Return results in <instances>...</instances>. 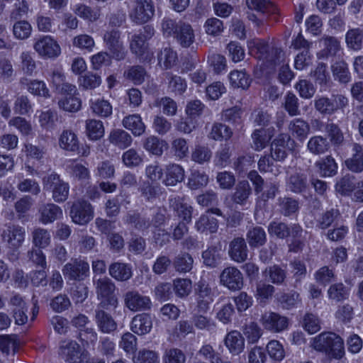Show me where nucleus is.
I'll list each match as a JSON object with an SVG mask.
<instances>
[{
    "label": "nucleus",
    "instance_id": "obj_57",
    "mask_svg": "<svg viewBox=\"0 0 363 363\" xmlns=\"http://www.w3.org/2000/svg\"><path fill=\"white\" fill-rule=\"evenodd\" d=\"M152 127L156 133L164 135L171 130L172 125L167 118L159 114L154 116Z\"/></svg>",
    "mask_w": 363,
    "mask_h": 363
},
{
    "label": "nucleus",
    "instance_id": "obj_20",
    "mask_svg": "<svg viewBox=\"0 0 363 363\" xmlns=\"http://www.w3.org/2000/svg\"><path fill=\"white\" fill-rule=\"evenodd\" d=\"M38 212L39 220L43 224L51 223L62 216V211L55 203H43L40 206Z\"/></svg>",
    "mask_w": 363,
    "mask_h": 363
},
{
    "label": "nucleus",
    "instance_id": "obj_61",
    "mask_svg": "<svg viewBox=\"0 0 363 363\" xmlns=\"http://www.w3.org/2000/svg\"><path fill=\"white\" fill-rule=\"evenodd\" d=\"M156 105L162 109V112L167 116H174L177 113V102L169 96H164L156 101Z\"/></svg>",
    "mask_w": 363,
    "mask_h": 363
},
{
    "label": "nucleus",
    "instance_id": "obj_51",
    "mask_svg": "<svg viewBox=\"0 0 363 363\" xmlns=\"http://www.w3.org/2000/svg\"><path fill=\"white\" fill-rule=\"evenodd\" d=\"M165 77L168 80V89L171 92L182 94L186 90V82L181 77L167 72Z\"/></svg>",
    "mask_w": 363,
    "mask_h": 363
},
{
    "label": "nucleus",
    "instance_id": "obj_35",
    "mask_svg": "<svg viewBox=\"0 0 363 363\" xmlns=\"http://www.w3.org/2000/svg\"><path fill=\"white\" fill-rule=\"evenodd\" d=\"M60 147L67 151L75 152L79 149L77 135L71 130H64L59 138Z\"/></svg>",
    "mask_w": 363,
    "mask_h": 363
},
{
    "label": "nucleus",
    "instance_id": "obj_16",
    "mask_svg": "<svg viewBox=\"0 0 363 363\" xmlns=\"http://www.w3.org/2000/svg\"><path fill=\"white\" fill-rule=\"evenodd\" d=\"M25 230L18 225H9L2 233L3 240L9 247L18 249L24 240Z\"/></svg>",
    "mask_w": 363,
    "mask_h": 363
},
{
    "label": "nucleus",
    "instance_id": "obj_54",
    "mask_svg": "<svg viewBox=\"0 0 363 363\" xmlns=\"http://www.w3.org/2000/svg\"><path fill=\"white\" fill-rule=\"evenodd\" d=\"M283 105L289 116H296L300 115L298 99L294 93L291 91L286 93Z\"/></svg>",
    "mask_w": 363,
    "mask_h": 363
},
{
    "label": "nucleus",
    "instance_id": "obj_64",
    "mask_svg": "<svg viewBox=\"0 0 363 363\" xmlns=\"http://www.w3.org/2000/svg\"><path fill=\"white\" fill-rule=\"evenodd\" d=\"M335 275L334 269L328 266L320 267L314 274L315 281L322 284L326 285L335 279Z\"/></svg>",
    "mask_w": 363,
    "mask_h": 363
},
{
    "label": "nucleus",
    "instance_id": "obj_32",
    "mask_svg": "<svg viewBox=\"0 0 363 363\" xmlns=\"http://www.w3.org/2000/svg\"><path fill=\"white\" fill-rule=\"evenodd\" d=\"M169 207L176 212L177 216L187 223H190L192 217V207L181 201L179 197L172 198L169 200Z\"/></svg>",
    "mask_w": 363,
    "mask_h": 363
},
{
    "label": "nucleus",
    "instance_id": "obj_36",
    "mask_svg": "<svg viewBox=\"0 0 363 363\" xmlns=\"http://www.w3.org/2000/svg\"><path fill=\"white\" fill-rule=\"evenodd\" d=\"M249 245L252 248L262 246L267 241V235L264 230L260 226H255L250 229L246 235Z\"/></svg>",
    "mask_w": 363,
    "mask_h": 363
},
{
    "label": "nucleus",
    "instance_id": "obj_19",
    "mask_svg": "<svg viewBox=\"0 0 363 363\" xmlns=\"http://www.w3.org/2000/svg\"><path fill=\"white\" fill-rule=\"evenodd\" d=\"M185 178L184 168L177 164H169L164 169V179L163 184L167 186H174L182 183Z\"/></svg>",
    "mask_w": 363,
    "mask_h": 363
},
{
    "label": "nucleus",
    "instance_id": "obj_15",
    "mask_svg": "<svg viewBox=\"0 0 363 363\" xmlns=\"http://www.w3.org/2000/svg\"><path fill=\"white\" fill-rule=\"evenodd\" d=\"M59 354L68 363H81L82 348L74 340H63L60 342Z\"/></svg>",
    "mask_w": 363,
    "mask_h": 363
},
{
    "label": "nucleus",
    "instance_id": "obj_27",
    "mask_svg": "<svg viewBox=\"0 0 363 363\" xmlns=\"http://www.w3.org/2000/svg\"><path fill=\"white\" fill-rule=\"evenodd\" d=\"M286 186L289 190L295 194H302L308 188L307 176L305 174L295 172L287 179Z\"/></svg>",
    "mask_w": 363,
    "mask_h": 363
},
{
    "label": "nucleus",
    "instance_id": "obj_59",
    "mask_svg": "<svg viewBox=\"0 0 363 363\" xmlns=\"http://www.w3.org/2000/svg\"><path fill=\"white\" fill-rule=\"evenodd\" d=\"M177 55L170 48H164L158 55V60L160 65H163L165 69L172 67L177 62Z\"/></svg>",
    "mask_w": 363,
    "mask_h": 363
},
{
    "label": "nucleus",
    "instance_id": "obj_41",
    "mask_svg": "<svg viewBox=\"0 0 363 363\" xmlns=\"http://www.w3.org/2000/svg\"><path fill=\"white\" fill-rule=\"evenodd\" d=\"M289 130L294 137L303 140L309 133L308 123L301 118H296L289 124Z\"/></svg>",
    "mask_w": 363,
    "mask_h": 363
},
{
    "label": "nucleus",
    "instance_id": "obj_5",
    "mask_svg": "<svg viewBox=\"0 0 363 363\" xmlns=\"http://www.w3.org/2000/svg\"><path fill=\"white\" fill-rule=\"evenodd\" d=\"M104 43L113 59L121 61L125 58L127 51L121 40V32L116 28L107 30L103 37Z\"/></svg>",
    "mask_w": 363,
    "mask_h": 363
},
{
    "label": "nucleus",
    "instance_id": "obj_3",
    "mask_svg": "<svg viewBox=\"0 0 363 363\" xmlns=\"http://www.w3.org/2000/svg\"><path fill=\"white\" fill-rule=\"evenodd\" d=\"M349 104V99L343 94H333L330 98L318 96L314 100L315 109L321 114L331 116L337 110Z\"/></svg>",
    "mask_w": 363,
    "mask_h": 363
},
{
    "label": "nucleus",
    "instance_id": "obj_43",
    "mask_svg": "<svg viewBox=\"0 0 363 363\" xmlns=\"http://www.w3.org/2000/svg\"><path fill=\"white\" fill-rule=\"evenodd\" d=\"M203 264L210 267H216L222 262V252L220 248L211 247L203 252Z\"/></svg>",
    "mask_w": 363,
    "mask_h": 363
},
{
    "label": "nucleus",
    "instance_id": "obj_39",
    "mask_svg": "<svg viewBox=\"0 0 363 363\" xmlns=\"http://www.w3.org/2000/svg\"><path fill=\"white\" fill-rule=\"evenodd\" d=\"M333 77L341 84H347L351 79L347 63L343 60L335 62L331 66Z\"/></svg>",
    "mask_w": 363,
    "mask_h": 363
},
{
    "label": "nucleus",
    "instance_id": "obj_23",
    "mask_svg": "<svg viewBox=\"0 0 363 363\" xmlns=\"http://www.w3.org/2000/svg\"><path fill=\"white\" fill-rule=\"evenodd\" d=\"M108 273L110 276L118 281L129 280L132 276L131 266L123 262H113L109 265Z\"/></svg>",
    "mask_w": 363,
    "mask_h": 363
},
{
    "label": "nucleus",
    "instance_id": "obj_38",
    "mask_svg": "<svg viewBox=\"0 0 363 363\" xmlns=\"http://www.w3.org/2000/svg\"><path fill=\"white\" fill-rule=\"evenodd\" d=\"M330 147V142L327 138L320 135L311 137L307 144L308 150L314 155L324 154Z\"/></svg>",
    "mask_w": 363,
    "mask_h": 363
},
{
    "label": "nucleus",
    "instance_id": "obj_26",
    "mask_svg": "<svg viewBox=\"0 0 363 363\" xmlns=\"http://www.w3.org/2000/svg\"><path fill=\"white\" fill-rule=\"evenodd\" d=\"M122 124L125 128L130 130L135 136H140L145 132L146 126L140 115L138 113L124 117Z\"/></svg>",
    "mask_w": 363,
    "mask_h": 363
},
{
    "label": "nucleus",
    "instance_id": "obj_13",
    "mask_svg": "<svg viewBox=\"0 0 363 363\" xmlns=\"http://www.w3.org/2000/svg\"><path fill=\"white\" fill-rule=\"evenodd\" d=\"M125 306L131 311H141L151 308L152 302L148 296L141 295L137 291H129L124 295Z\"/></svg>",
    "mask_w": 363,
    "mask_h": 363
},
{
    "label": "nucleus",
    "instance_id": "obj_46",
    "mask_svg": "<svg viewBox=\"0 0 363 363\" xmlns=\"http://www.w3.org/2000/svg\"><path fill=\"white\" fill-rule=\"evenodd\" d=\"M231 85L235 88L247 89L250 84L251 79L245 71L233 70L229 74Z\"/></svg>",
    "mask_w": 363,
    "mask_h": 363
},
{
    "label": "nucleus",
    "instance_id": "obj_58",
    "mask_svg": "<svg viewBox=\"0 0 363 363\" xmlns=\"http://www.w3.org/2000/svg\"><path fill=\"white\" fill-rule=\"evenodd\" d=\"M91 108L93 113L100 117H108L112 113V106L110 103L104 99H97L91 102Z\"/></svg>",
    "mask_w": 363,
    "mask_h": 363
},
{
    "label": "nucleus",
    "instance_id": "obj_4",
    "mask_svg": "<svg viewBox=\"0 0 363 363\" xmlns=\"http://www.w3.org/2000/svg\"><path fill=\"white\" fill-rule=\"evenodd\" d=\"M44 189L52 191L53 200L57 203L65 201L69 196V186L67 183L62 180L60 175L51 172L43 178Z\"/></svg>",
    "mask_w": 363,
    "mask_h": 363
},
{
    "label": "nucleus",
    "instance_id": "obj_55",
    "mask_svg": "<svg viewBox=\"0 0 363 363\" xmlns=\"http://www.w3.org/2000/svg\"><path fill=\"white\" fill-rule=\"evenodd\" d=\"M59 107L65 111L76 112L81 108L82 102L77 94L66 96L58 101Z\"/></svg>",
    "mask_w": 363,
    "mask_h": 363
},
{
    "label": "nucleus",
    "instance_id": "obj_6",
    "mask_svg": "<svg viewBox=\"0 0 363 363\" xmlns=\"http://www.w3.org/2000/svg\"><path fill=\"white\" fill-rule=\"evenodd\" d=\"M155 15V6L152 0H135L130 7L129 17L138 25L148 22Z\"/></svg>",
    "mask_w": 363,
    "mask_h": 363
},
{
    "label": "nucleus",
    "instance_id": "obj_21",
    "mask_svg": "<svg viewBox=\"0 0 363 363\" xmlns=\"http://www.w3.org/2000/svg\"><path fill=\"white\" fill-rule=\"evenodd\" d=\"M352 152V156L345 161V164L351 172L360 173L363 172V147L354 143Z\"/></svg>",
    "mask_w": 363,
    "mask_h": 363
},
{
    "label": "nucleus",
    "instance_id": "obj_52",
    "mask_svg": "<svg viewBox=\"0 0 363 363\" xmlns=\"http://www.w3.org/2000/svg\"><path fill=\"white\" fill-rule=\"evenodd\" d=\"M79 86L84 89H94L98 87L101 83V76L91 72H86L84 75L79 77Z\"/></svg>",
    "mask_w": 363,
    "mask_h": 363
},
{
    "label": "nucleus",
    "instance_id": "obj_25",
    "mask_svg": "<svg viewBox=\"0 0 363 363\" xmlns=\"http://www.w3.org/2000/svg\"><path fill=\"white\" fill-rule=\"evenodd\" d=\"M152 323L149 314H138L133 318L130 323L131 330L138 335H142L149 333L152 328Z\"/></svg>",
    "mask_w": 363,
    "mask_h": 363
},
{
    "label": "nucleus",
    "instance_id": "obj_12",
    "mask_svg": "<svg viewBox=\"0 0 363 363\" xmlns=\"http://www.w3.org/2000/svg\"><path fill=\"white\" fill-rule=\"evenodd\" d=\"M111 306L97 305L94 311V320L99 330L103 333H111L117 329V323L111 314L105 311Z\"/></svg>",
    "mask_w": 363,
    "mask_h": 363
},
{
    "label": "nucleus",
    "instance_id": "obj_10",
    "mask_svg": "<svg viewBox=\"0 0 363 363\" xmlns=\"http://www.w3.org/2000/svg\"><path fill=\"white\" fill-rule=\"evenodd\" d=\"M70 217L78 225H86L93 218V210L87 201L79 200L73 203L70 209Z\"/></svg>",
    "mask_w": 363,
    "mask_h": 363
},
{
    "label": "nucleus",
    "instance_id": "obj_34",
    "mask_svg": "<svg viewBox=\"0 0 363 363\" xmlns=\"http://www.w3.org/2000/svg\"><path fill=\"white\" fill-rule=\"evenodd\" d=\"M218 228L217 219L208 213L201 215L195 223V228L200 233H213L217 231Z\"/></svg>",
    "mask_w": 363,
    "mask_h": 363
},
{
    "label": "nucleus",
    "instance_id": "obj_1",
    "mask_svg": "<svg viewBox=\"0 0 363 363\" xmlns=\"http://www.w3.org/2000/svg\"><path fill=\"white\" fill-rule=\"evenodd\" d=\"M311 347L316 351L325 352L337 359H341L345 354L342 339L331 332H324L315 337Z\"/></svg>",
    "mask_w": 363,
    "mask_h": 363
},
{
    "label": "nucleus",
    "instance_id": "obj_44",
    "mask_svg": "<svg viewBox=\"0 0 363 363\" xmlns=\"http://www.w3.org/2000/svg\"><path fill=\"white\" fill-rule=\"evenodd\" d=\"M50 233L44 228H38L32 232V242L35 248L43 249L47 247L50 243Z\"/></svg>",
    "mask_w": 363,
    "mask_h": 363
},
{
    "label": "nucleus",
    "instance_id": "obj_9",
    "mask_svg": "<svg viewBox=\"0 0 363 363\" xmlns=\"http://www.w3.org/2000/svg\"><path fill=\"white\" fill-rule=\"evenodd\" d=\"M260 323L266 330L280 333L288 328L289 319L279 313L266 311L262 315Z\"/></svg>",
    "mask_w": 363,
    "mask_h": 363
},
{
    "label": "nucleus",
    "instance_id": "obj_17",
    "mask_svg": "<svg viewBox=\"0 0 363 363\" xmlns=\"http://www.w3.org/2000/svg\"><path fill=\"white\" fill-rule=\"evenodd\" d=\"M228 254L236 262H243L247 259L248 249L243 238L238 237L233 239L229 244Z\"/></svg>",
    "mask_w": 363,
    "mask_h": 363
},
{
    "label": "nucleus",
    "instance_id": "obj_40",
    "mask_svg": "<svg viewBox=\"0 0 363 363\" xmlns=\"http://www.w3.org/2000/svg\"><path fill=\"white\" fill-rule=\"evenodd\" d=\"M274 129L267 130L260 128L255 130L252 134V147L257 150H261L265 147L267 143L269 141L272 136V132Z\"/></svg>",
    "mask_w": 363,
    "mask_h": 363
},
{
    "label": "nucleus",
    "instance_id": "obj_37",
    "mask_svg": "<svg viewBox=\"0 0 363 363\" xmlns=\"http://www.w3.org/2000/svg\"><path fill=\"white\" fill-rule=\"evenodd\" d=\"M194 259L191 255L181 252L176 255L172 261L174 269L179 273H186L191 270Z\"/></svg>",
    "mask_w": 363,
    "mask_h": 363
},
{
    "label": "nucleus",
    "instance_id": "obj_8",
    "mask_svg": "<svg viewBox=\"0 0 363 363\" xmlns=\"http://www.w3.org/2000/svg\"><path fill=\"white\" fill-rule=\"evenodd\" d=\"M65 277L71 281H82L89 274V264L80 259H72L62 268Z\"/></svg>",
    "mask_w": 363,
    "mask_h": 363
},
{
    "label": "nucleus",
    "instance_id": "obj_7",
    "mask_svg": "<svg viewBox=\"0 0 363 363\" xmlns=\"http://www.w3.org/2000/svg\"><path fill=\"white\" fill-rule=\"evenodd\" d=\"M195 296L196 301V310L199 313H206L210 309L213 302L214 293L208 284L199 281L195 285Z\"/></svg>",
    "mask_w": 363,
    "mask_h": 363
},
{
    "label": "nucleus",
    "instance_id": "obj_18",
    "mask_svg": "<svg viewBox=\"0 0 363 363\" xmlns=\"http://www.w3.org/2000/svg\"><path fill=\"white\" fill-rule=\"evenodd\" d=\"M125 223L139 232H145L151 226L150 218L136 211H128L124 217Z\"/></svg>",
    "mask_w": 363,
    "mask_h": 363
},
{
    "label": "nucleus",
    "instance_id": "obj_33",
    "mask_svg": "<svg viewBox=\"0 0 363 363\" xmlns=\"http://www.w3.org/2000/svg\"><path fill=\"white\" fill-rule=\"evenodd\" d=\"M174 38L182 47L189 48L194 41V30L189 24L181 23Z\"/></svg>",
    "mask_w": 363,
    "mask_h": 363
},
{
    "label": "nucleus",
    "instance_id": "obj_31",
    "mask_svg": "<svg viewBox=\"0 0 363 363\" xmlns=\"http://www.w3.org/2000/svg\"><path fill=\"white\" fill-rule=\"evenodd\" d=\"M108 140L113 145L120 149H125L131 145L133 138L131 135L124 130L113 129L109 133Z\"/></svg>",
    "mask_w": 363,
    "mask_h": 363
},
{
    "label": "nucleus",
    "instance_id": "obj_29",
    "mask_svg": "<svg viewBox=\"0 0 363 363\" xmlns=\"http://www.w3.org/2000/svg\"><path fill=\"white\" fill-rule=\"evenodd\" d=\"M257 49L263 54V57L266 62L269 63L272 66L280 63L283 57L281 50L272 47L265 43H259Z\"/></svg>",
    "mask_w": 363,
    "mask_h": 363
},
{
    "label": "nucleus",
    "instance_id": "obj_24",
    "mask_svg": "<svg viewBox=\"0 0 363 363\" xmlns=\"http://www.w3.org/2000/svg\"><path fill=\"white\" fill-rule=\"evenodd\" d=\"M320 45L323 48L318 53L320 58L335 56L340 51V41L333 36L324 35L319 40Z\"/></svg>",
    "mask_w": 363,
    "mask_h": 363
},
{
    "label": "nucleus",
    "instance_id": "obj_22",
    "mask_svg": "<svg viewBox=\"0 0 363 363\" xmlns=\"http://www.w3.org/2000/svg\"><path fill=\"white\" fill-rule=\"evenodd\" d=\"M224 343L229 352L233 355L240 354L245 347V339L242 334L237 330L228 333L224 340Z\"/></svg>",
    "mask_w": 363,
    "mask_h": 363
},
{
    "label": "nucleus",
    "instance_id": "obj_48",
    "mask_svg": "<svg viewBox=\"0 0 363 363\" xmlns=\"http://www.w3.org/2000/svg\"><path fill=\"white\" fill-rule=\"evenodd\" d=\"M86 130L88 137L93 140H97L104 135V127L101 121L87 120L86 121Z\"/></svg>",
    "mask_w": 363,
    "mask_h": 363
},
{
    "label": "nucleus",
    "instance_id": "obj_2",
    "mask_svg": "<svg viewBox=\"0 0 363 363\" xmlns=\"http://www.w3.org/2000/svg\"><path fill=\"white\" fill-rule=\"evenodd\" d=\"M93 283L97 298L100 301L98 305H101V306H111L113 308H116L118 300L113 294L116 286L111 279L107 277H94Z\"/></svg>",
    "mask_w": 363,
    "mask_h": 363
},
{
    "label": "nucleus",
    "instance_id": "obj_49",
    "mask_svg": "<svg viewBox=\"0 0 363 363\" xmlns=\"http://www.w3.org/2000/svg\"><path fill=\"white\" fill-rule=\"evenodd\" d=\"M328 298L336 302L345 300L349 296V290L342 283L333 284L328 289Z\"/></svg>",
    "mask_w": 363,
    "mask_h": 363
},
{
    "label": "nucleus",
    "instance_id": "obj_56",
    "mask_svg": "<svg viewBox=\"0 0 363 363\" xmlns=\"http://www.w3.org/2000/svg\"><path fill=\"white\" fill-rule=\"evenodd\" d=\"M315 165L319 168L320 174L325 177H330L335 174L337 169V164L331 156H328L317 162Z\"/></svg>",
    "mask_w": 363,
    "mask_h": 363
},
{
    "label": "nucleus",
    "instance_id": "obj_50",
    "mask_svg": "<svg viewBox=\"0 0 363 363\" xmlns=\"http://www.w3.org/2000/svg\"><path fill=\"white\" fill-rule=\"evenodd\" d=\"M246 4L250 9L262 13H273L276 10L275 6L269 0H246Z\"/></svg>",
    "mask_w": 363,
    "mask_h": 363
},
{
    "label": "nucleus",
    "instance_id": "obj_45",
    "mask_svg": "<svg viewBox=\"0 0 363 363\" xmlns=\"http://www.w3.org/2000/svg\"><path fill=\"white\" fill-rule=\"evenodd\" d=\"M363 30L360 28L349 30L345 35V42L349 48L359 50L362 47Z\"/></svg>",
    "mask_w": 363,
    "mask_h": 363
},
{
    "label": "nucleus",
    "instance_id": "obj_28",
    "mask_svg": "<svg viewBox=\"0 0 363 363\" xmlns=\"http://www.w3.org/2000/svg\"><path fill=\"white\" fill-rule=\"evenodd\" d=\"M263 274L268 279L269 281L275 285L286 284L287 272L280 265L274 264L269 266L265 269Z\"/></svg>",
    "mask_w": 363,
    "mask_h": 363
},
{
    "label": "nucleus",
    "instance_id": "obj_47",
    "mask_svg": "<svg viewBox=\"0 0 363 363\" xmlns=\"http://www.w3.org/2000/svg\"><path fill=\"white\" fill-rule=\"evenodd\" d=\"M278 204L281 213L284 216H289L295 213L299 208L298 201L291 197H279Z\"/></svg>",
    "mask_w": 363,
    "mask_h": 363
},
{
    "label": "nucleus",
    "instance_id": "obj_42",
    "mask_svg": "<svg viewBox=\"0 0 363 363\" xmlns=\"http://www.w3.org/2000/svg\"><path fill=\"white\" fill-rule=\"evenodd\" d=\"M324 127L330 140L329 142L334 146L342 145L344 142V135L339 125L335 123L328 122Z\"/></svg>",
    "mask_w": 363,
    "mask_h": 363
},
{
    "label": "nucleus",
    "instance_id": "obj_60",
    "mask_svg": "<svg viewBox=\"0 0 363 363\" xmlns=\"http://www.w3.org/2000/svg\"><path fill=\"white\" fill-rule=\"evenodd\" d=\"M124 76L128 79L133 82L135 84H140L145 80L146 71L142 66H131L124 72Z\"/></svg>",
    "mask_w": 363,
    "mask_h": 363
},
{
    "label": "nucleus",
    "instance_id": "obj_62",
    "mask_svg": "<svg viewBox=\"0 0 363 363\" xmlns=\"http://www.w3.org/2000/svg\"><path fill=\"white\" fill-rule=\"evenodd\" d=\"M208 177L199 171L193 172L188 179V186L191 189H198L207 185Z\"/></svg>",
    "mask_w": 363,
    "mask_h": 363
},
{
    "label": "nucleus",
    "instance_id": "obj_63",
    "mask_svg": "<svg viewBox=\"0 0 363 363\" xmlns=\"http://www.w3.org/2000/svg\"><path fill=\"white\" fill-rule=\"evenodd\" d=\"M164 141L160 140L157 137L152 135L147 138L143 143V147L152 154L160 156L163 152L162 145Z\"/></svg>",
    "mask_w": 363,
    "mask_h": 363
},
{
    "label": "nucleus",
    "instance_id": "obj_30",
    "mask_svg": "<svg viewBox=\"0 0 363 363\" xmlns=\"http://www.w3.org/2000/svg\"><path fill=\"white\" fill-rule=\"evenodd\" d=\"M252 194V188L246 180L238 182L231 196V200L236 204L245 205Z\"/></svg>",
    "mask_w": 363,
    "mask_h": 363
},
{
    "label": "nucleus",
    "instance_id": "obj_53",
    "mask_svg": "<svg viewBox=\"0 0 363 363\" xmlns=\"http://www.w3.org/2000/svg\"><path fill=\"white\" fill-rule=\"evenodd\" d=\"M233 131L231 129L223 123H216L212 125L209 137L215 140L224 139L225 140L231 138Z\"/></svg>",
    "mask_w": 363,
    "mask_h": 363
},
{
    "label": "nucleus",
    "instance_id": "obj_11",
    "mask_svg": "<svg viewBox=\"0 0 363 363\" xmlns=\"http://www.w3.org/2000/svg\"><path fill=\"white\" fill-rule=\"evenodd\" d=\"M220 284L231 291H238L243 286V276L235 267L225 268L220 274Z\"/></svg>",
    "mask_w": 363,
    "mask_h": 363
},
{
    "label": "nucleus",
    "instance_id": "obj_14",
    "mask_svg": "<svg viewBox=\"0 0 363 363\" xmlns=\"http://www.w3.org/2000/svg\"><path fill=\"white\" fill-rule=\"evenodd\" d=\"M33 48L40 56L48 58L56 57L61 52L58 43L50 36L38 39L35 43Z\"/></svg>",
    "mask_w": 363,
    "mask_h": 363
}]
</instances>
